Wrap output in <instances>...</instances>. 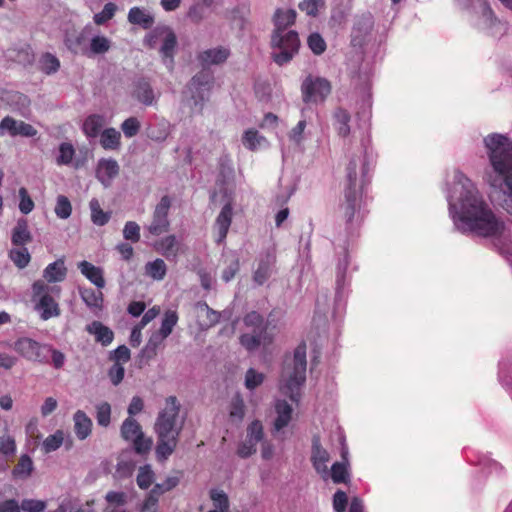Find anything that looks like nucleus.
Here are the masks:
<instances>
[{
  "mask_svg": "<svg viewBox=\"0 0 512 512\" xmlns=\"http://www.w3.org/2000/svg\"><path fill=\"white\" fill-rule=\"evenodd\" d=\"M447 201L449 214L458 231L491 239L502 253L512 256L511 228L486 202L476 185L460 171L453 174Z\"/></svg>",
  "mask_w": 512,
  "mask_h": 512,
  "instance_id": "f257e3e1",
  "label": "nucleus"
},
{
  "mask_svg": "<svg viewBox=\"0 0 512 512\" xmlns=\"http://www.w3.org/2000/svg\"><path fill=\"white\" fill-rule=\"evenodd\" d=\"M489 164L484 180L496 192L498 203L512 215V139L505 134L491 133L483 139Z\"/></svg>",
  "mask_w": 512,
  "mask_h": 512,
  "instance_id": "f03ea898",
  "label": "nucleus"
},
{
  "mask_svg": "<svg viewBox=\"0 0 512 512\" xmlns=\"http://www.w3.org/2000/svg\"><path fill=\"white\" fill-rule=\"evenodd\" d=\"M296 11L278 9L274 15L275 30L271 36L272 58L278 65L291 61L298 52L300 41L297 32L286 29L294 24Z\"/></svg>",
  "mask_w": 512,
  "mask_h": 512,
  "instance_id": "7ed1b4c3",
  "label": "nucleus"
},
{
  "mask_svg": "<svg viewBox=\"0 0 512 512\" xmlns=\"http://www.w3.org/2000/svg\"><path fill=\"white\" fill-rule=\"evenodd\" d=\"M179 410L180 406L176 397L170 396L166 399L165 407L157 417L155 423L158 438L156 454L159 459H167L177 446L178 436L182 430V425L178 423Z\"/></svg>",
  "mask_w": 512,
  "mask_h": 512,
  "instance_id": "20e7f679",
  "label": "nucleus"
},
{
  "mask_svg": "<svg viewBox=\"0 0 512 512\" xmlns=\"http://www.w3.org/2000/svg\"><path fill=\"white\" fill-rule=\"evenodd\" d=\"M306 344H299L292 356H287L280 378V390L292 401L298 402L300 388L306 380Z\"/></svg>",
  "mask_w": 512,
  "mask_h": 512,
  "instance_id": "39448f33",
  "label": "nucleus"
},
{
  "mask_svg": "<svg viewBox=\"0 0 512 512\" xmlns=\"http://www.w3.org/2000/svg\"><path fill=\"white\" fill-rule=\"evenodd\" d=\"M367 173V162L365 155L353 157L347 167V185L344 189V202L341 204V211L347 222H351L355 212L360 205L362 188L361 176Z\"/></svg>",
  "mask_w": 512,
  "mask_h": 512,
  "instance_id": "423d86ee",
  "label": "nucleus"
},
{
  "mask_svg": "<svg viewBox=\"0 0 512 512\" xmlns=\"http://www.w3.org/2000/svg\"><path fill=\"white\" fill-rule=\"evenodd\" d=\"M31 290L34 309L42 320L47 321L60 315L61 310L56 300L61 292L59 286L49 285L44 280H36L32 284Z\"/></svg>",
  "mask_w": 512,
  "mask_h": 512,
  "instance_id": "0eeeda50",
  "label": "nucleus"
},
{
  "mask_svg": "<svg viewBox=\"0 0 512 512\" xmlns=\"http://www.w3.org/2000/svg\"><path fill=\"white\" fill-rule=\"evenodd\" d=\"M144 44L151 49L159 45V53L163 63L170 69L173 67L178 42L177 36L171 27L165 25L155 27L145 36Z\"/></svg>",
  "mask_w": 512,
  "mask_h": 512,
  "instance_id": "6e6552de",
  "label": "nucleus"
},
{
  "mask_svg": "<svg viewBox=\"0 0 512 512\" xmlns=\"http://www.w3.org/2000/svg\"><path fill=\"white\" fill-rule=\"evenodd\" d=\"M120 431L122 438L132 443L137 453L143 454L151 449V438L145 437L140 424L134 418H126L121 425Z\"/></svg>",
  "mask_w": 512,
  "mask_h": 512,
  "instance_id": "1a4fd4ad",
  "label": "nucleus"
},
{
  "mask_svg": "<svg viewBox=\"0 0 512 512\" xmlns=\"http://www.w3.org/2000/svg\"><path fill=\"white\" fill-rule=\"evenodd\" d=\"M301 91L305 103H320L330 94L331 84L325 78L309 76L303 81Z\"/></svg>",
  "mask_w": 512,
  "mask_h": 512,
  "instance_id": "9d476101",
  "label": "nucleus"
},
{
  "mask_svg": "<svg viewBox=\"0 0 512 512\" xmlns=\"http://www.w3.org/2000/svg\"><path fill=\"white\" fill-rule=\"evenodd\" d=\"M264 426L260 420H253L246 428V437L238 445L237 455L248 458L256 453L257 445L264 439Z\"/></svg>",
  "mask_w": 512,
  "mask_h": 512,
  "instance_id": "9b49d317",
  "label": "nucleus"
},
{
  "mask_svg": "<svg viewBox=\"0 0 512 512\" xmlns=\"http://www.w3.org/2000/svg\"><path fill=\"white\" fill-rule=\"evenodd\" d=\"M474 5L480 12V17L477 21L479 29L486 31L492 37H500L506 31V26L500 20L495 18L491 8L487 5L485 0H473Z\"/></svg>",
  "mask_w": 512,
  "mask_h": 512,
  "instance_id": "f8f14e48",
  "label": "nucleus"
},
{
  "mask_svg": "<svg viewBox=\"0 0 512 512\" xmlns=\"http://www.w3.org/2000/svg\"><path fill=\"white\" fill-rule=\"evenodd\" d=\"M170 207V197L167 195L163 196L159 203L155 206L151 223L145 227L150 234L158 236L169 230L170 221L168 219V213Z\"/></svg>",
  "mask_w": 512,
  "mask_h": 512,
  "instance_id": "ddd939ff",
  "label": "nucleus"
},
{
  "mask_svg": "<svg viewBox=\"0 0 512 512\" xmlns=\"http://www.w3.org/2000/svg\"><path fill=\"white\" fill-rule=\"evenodd\" d=\"M37 133V129L31 124L16 120L10 116L4 117L0 122V136L8 134L11 137H34Z\"/></svg>",
  "mask_w": 512,
  "mask_h": 512,
  "instance_id": "4468645a",
  "label": "nucleus"
},
{
  "mask_svg": "<svg viewBox=\"0 0 512 512\" xmlns=\"http://www.w3.org/2000/svg\"><path fill=\"white\" fill-rule=\"evenodd\" d=\"M311 463L315 471L320 475L324 481L328 480V463L330 461L329 452L321 445L320 439L317 436L313 437L311 448Z\"/></svg>",
  "mask_w": 512,
  "mask_h": 512,
  "instance_id": "2eb2a0df",
  "label": "nucleus"
},
{
  "mask_svg": "<svg viewBox=\"0 0 512 512\" xmlns=\"http://www.w3.org/2000/svg\"><path fill=\"white\" fill-rule=\"evenodd\" d=\"M45 348L46 345H42L28 337L19 338L13 344V349L20 356L30 361L45 362V357L42 355V351Z\"/></svg>",
  "mask_w": 512,
  "mask_h": 512,
  "instance_id": "dca6fc26",
  "label": "nucleus"
},
{
  "mask_svg": "<svg viewBox=\"0 0 512 512\" xmlns=\"http://www.w3.org/2000/svg\"><path fill=\"white\" fill-rule=\"evenodd\" d=\"M275 418L273 420L271 432L278 436L283 432L292 420L293 408L285 400H276L274 404Z\"/></svg>",
  "mask_w": 512,
  "mask_h": 512,
  "instance_id": "f3484780",
  "label": "nucleus"
},
{
  "mask_svg": "<svg viewBox=\"0 0 512 512\" xmlns=\"http://www.w3.org/2000/svg\"><path fill=\"white\" fill-rule=\"evenodd\" d=\"M92 27L85 26L79 33L66 34L64 43L69 51L74 54L84 55V50L88 46L86 39L91 35Z\"/></svg>",
  "mask_w": 512,
  "mask_h": 512,
  "instance_id": "a211bd4d",
  "label": "nucleus"
},
{
  "mask_svg": "<svg viewBox=\"0 0 512 512\" xmlns=\"http://www.w3.org/2000/svg\"><path fill=\"white\" fill-rule=\"evenodd\" d=\"M196 316L198 319V326L201 330L216 325L221 318V313L210 308L205 302H199L195 306Z\"/></svg>",
  "mask_w": 512,
  "mask_h": 512,
  "instance_id": "6ab92c4d",
  "label": "nucleus"
},
{
  "mask_svg": "<svg viewBox=\"0 0 512 512\" xmlns=\"http://www.w3.org/2000/svg\"><path fill=\"white\" fill-rule=\"evenodd\" d=\"M230 56L227 47L219 46L204 50L198 55V60L204 67L223 64Z\"/></svg>",
  "mask_w": 512,
  "mask_h": 512,
  "instance_id": "aec40b11",
  "label": "nucleus"
},
{
  "mask_svg": "<svg viewBox=\"0 0 512 512\" xmlns=\"http://www.w3.org/2000/svg\"><path fill=\"white\" fill-rule=\"evenodd\" d=\"M112 40L103 34H92L88 46L84 50V56L92 58L97 55H104L110 51Z\"/></svg>",
  "mask_w": 512,
  "mask_h": 512,
  "instance_id": "412c9836",
  "label": "nucleus"
},
{
  "mask_svg": "<svg viewBox=\"0 0 512 512\" xmlns=\"http://www.w3.org/2000/svg\"><path fill=\"white\" fill-rule=\"evenodd\" d=\"M233 209L231 204L227 203L221 209L214 223V231L216 233V241L221 243L227 236L229 227L232 222Z\"/></svg>",
  "mask_w": 512,
  "mask_h": 512,
  "instance_id": "4be33fe9",
  "label": "nucleus"
},
{
  "mask_svg": "<svg viewBox=\"0 0 512 512\" xmlns=\"http://www.w3.org/2000/svg\"><path fill=\"white\" fill-rule=\"evenodd\" d=\"M119 165L114 159H100L96 168L97 179L108 187L111 181L118 175Z\"/></svg>",
  "mask_w": 512,
  "mask_h": 512,
  "instance_id": "5701e85b",
  "label": "nucleus"
},
{
  "mask_svg": "<svg viewBox=\"0 0 512 512\" xmlns=\"http://www.w3.org/2000/svg\"><path fill=\"white\" fill-rule=\"evenodd\" d=\"M131 497L128 493L119 490L108 491L105 495L106 512L126 510Z\"/></svg>",
  "mask_w": 512,
  "mask_h": 512,
  "instance_id": "b1692460",
  "label": "nucleus"
},
{
  "mask_svg": "<svg viewBox=\"0 0 512 512\" xmlns=\"http://www.w3.org/2000/svg\"><path fill=\"white\" fill-rule=\"evenodd\" d=\"M155 249L168 260H176L181 249V244L174 235H168L159 240Z\"/></svg>",
  "mask_w": 512,
  "mask_h": 512,
  "instance_id": "393cba45",
  "label": "nucleus"
},
{
  "mask_svg": "<svg viewBox=\"0 0 512 512\" xmlns=\"http://www.w3.org/2000/svg\"><path fill=\"white\" fill-rule=\"evenodd\" d=\"M333 127L340 137L346 138L350 135L351 127V114L349 111L342 107H338L334 110L333 115Z\"/></svg>",
  "mask_w": 512,
  "mask_h": 512,
  "instance_id": "a878e982",
  "label": "nucleus"
},
{
  "mask_svg": "<svg viewBox=\"0 0 512 512\" xmlns=\"http://www.w3.org/2000/svg\"><path fill=\"white\" fill-rule=\"evenodd\" d=\"M67 269L65 267L64 259H58L50 263L43 270V278L47 284L62 282L66 278Z\"/></svg>",
  "mask_w": 512,
  "mask_h": 512,
  "instance_id": "bb28decb",
  "label": "nucleus"
},
{
  "mask_svg": "<svg viewBox=\"0 0 512 512\" xmlns=\"http://www.w3.org/2000/svg\"><path fill=\"white\" fill-rule=\"evenodd\" d=\"M127 19L129 23L139 25L143 29L151 28L155 22L153 14L141 7H132L128 12Z\"/></svg>",
  "mask_w": 512,
  "mask_h": 512,
  "instance_id": "cd10ccee",
  "label": "nucleus"
},
{
  "mask_svg": "<svg viewBox=\"0 0 512 512\" xmlns=\"http://www.w3.org/2000/svg\"><path fill=\"white\" fill-rule=\"evenodd\" d=\"M133 97L145 106H152L157 102V96L150 84L145 80H139L135 84Z\"/></svg>",
  "mask_w": 512,
  "mask_h": 512,
  "instance_id": "c85d7f7f",
  "label": "nucleus"
},
{
  "mask_svg": "<svg viewBox=\"0 0 512 512\" xmlns=\"http://www.w3.org/2000/svg\"><path fill=\"white\" fill-rule=\"evenodd\" d=\"M86 331L94 335L96 342L101 343L103 346H108L114 339L113 331L99 321H93L87 325Z\"/></svg>",
  "mask_w": 512,
  "mask_h": 512,
  "instance_id": "c756f323",
  "label": "nucleus"
},
{
  "mask_svg": "<svg viewBox=\"0 0 512 512\" xmlns=\"http://www.w3.org/2000/svg\"><path fill=\"white\" fill-rule=\"evenodd\" d=\"M53 155L57 166H71L76 155V150L72 143L62 142L53 152Z\"/></svg>",
  "mask_w": 512,
  "mask_h": 512,
  "instance_id": "7c9ffc66",
  "label": "nucleus"
},
{
  "mask_svg": "<svg viewBox=\"0 0 512 512\" xmlns=\"http://www.w3.org/2000/svg\"><path fill=\"white\" fill-rule=\"evenodd\" d=\"M11 240L16 246H24L32 241L28 221L25 218L17 220V223L12 230Z\"/></svg>",
  "mask_w": 512,
  "mask_h": 512,
  "instance_id": "2f4dec72",
  "label": "nucleus"
},
{
  "mask_svg": "<svg viewBox=\"0 0 512 512\" xmlns=\"http://www.w3.org/2000/svg\"><path fill=\"white\" fill-rule=\"evenodd\" d=\"M275 262V256L268 253L265 257L261 258L258 267L254 272V281L258 285L264 284L272 274V267Z\"/></svg>",
  "mask_w": 512,
  "mask_h": 512,
  "instance_id": "473e14b6",
  "label": "nucleus"
},
{
  "mask_svg": "<svg viewBox=\"0 0 512 512\" xmlns=\"http://www.w3.org/2000/svg\"><path fill=\"white\" fill-rule=\"evenodd\" d=\"M67 440L68 446L72 445V440L63 430H56L54 434L49 435L42 442V450L44 453L49 454L59 449Z\"/></svg>",
  "mask_w": 512,
  "mask_h": 512,
  "instance_id": "72a5a7b5",
  "label": "nucleus"
},
{
  "mask_svg": "<svg viewBox=\"0 0 512 512\" xmlns=\"http://www.w3.org/2000/svg\"><path fill=\"white\" fill-rule=\"evenodd\" d=\"M74 431L78 439L84 440L91 434L92 421L85 412L78 410L73 415Z\"/></svg>",
  "mask_w": 512,
  "mask_h": 512,
  "instance_id": "f704fd0d",
  "label": "nucleus"
},
{
  "mask_svg": "<svg viewBox=\"0 0 512 512\" xmlns=\"http://www.w3.org/2000/svg\"><path fill=\"white\" fill-rule=\"evenodd\" d=\"M78 268L81 273L98 288H103L105 286L103 272L99 267H96L87 261H82L78 264Z\"/></svg>",
  "mask_w": 512,
  "mask_h": 512,
  "instance_id": "c9c22d12",
  "label": "nucleus"
},
{
  "mask_svg": "<svg viewBox=\"0 0 512 512\" xmlns=\"http://www.w3.org/2000/svg\"><path fill=\"white\" fill-rule=\"evenodd\" d=\"M100 145L105 150H119L121 147V133L115 128H106L100 134Z\"/></svg>",
  "mask_w": 512,
  "mask_h": 512,
  "instance_id": "e433bc0d",
  "label": "nucleus"
},
{
  "mask_svg": "<svg viewBox=\"0 0 512 512\" xmlns=\"http://www.w3.org/2000/svg\"><path fill=\"white\" fill-rule=\"evenodd\" d=\"M242 143L248 150L251 151L266 147L269 144L267 139L263 135L259 134V132L255 129H248L244 132Z\"/></svg>",
  "mask_w": 512,
  "mask_h": 512,
  "instance_id": "4c0bfd02",
  "label": "nucleus"
},
{
  "mask_svg": "<svg viewBox=\"0 0 512 512\" xmlns=\"http://www.w3.org/2000/svg\"><path fill=\"white\" fill-rule=\"evenodd\" d=\"M80 296L84 303L94 312L97 313L103 307V294L101 291H95L91 288L80 289Z\"/></svg>",
  "mask_w": 512,
  "mask_h": 512,
  "instance_id": "58836bf2",
  "label": "nucleus"
},
{
  "mask_svg": "<svg viewBox=\"0 0 512 512\" xmlns=\"http://www.w3.org/2000/svg\"><path fill=\"white\" fill-rule=\"evenodd\" d=\"M349 467L350 463H333L329 470L328 479H331L335 484L347 483L350 480Z\"/></svg>",
  "mask_w": 512,
  "mask_h": 512,
  "instance_id": "ea45409f",
  "label": "nucleus"
},
{
  "mask_svg": "<svg viewBox=\"0 0 512 512\" xmlns=\"http://www.w3.org/2000/svg\"><path fill=\"white\" fill-rule=\"evenodd\" d=\"M89 208L91 212V221L94 225L104 226L109 222L111 218V212H105L101 208L98 199L92 198L89 202Z\"/></svg>",
  "mask_w": 512,
  "mask_h": 512,
  "instance_id": "a19ab883",
  "label": "nucleus"
},
{
  "mask_svg": "<svg viewBox=\"0 0 512 512\" xmlns=\"http://www.w3.org/2000/svg\"><path fill=\"white\" fill-rule=\"evenodd\" d=\"M104 117L100 115H91L86 118L83 123V131L86 136L95 138L101 134V129L104 126Z\"/></svg>",
  "mask_w": 512,
  "mask_h": 512,
  "instance_id": "79ce46f5",
  "label": "nucleus"
},
{
  "mask_svg": "<svg viewBox=\"0 0 512 512\" xmlns=\"http://www.w3.org/2000/svg\"><path fill=\"white\" fill-rule=\"evenodd\" d=\"M167 272V266L164 260L158 258L154 261L148 262L145 265V273L153 280L161 281L164 279Z\"/></svg>",
  "mask_w": 512,
  "mask_h": 512,
  "instance_id": "37998d69",
  "label": "nucleus"
},
{
  "mask_svg": "<svg viewBox=\"0 0 512 512\" xmlns=\"http://www.w3.org/2000/svg\"><path fill=\"white\" fill-rule=\"evenodd\" d=\"M225 269L222 272V279L225 282L231 281L239 271V258L234 253L224 255Z\"/></svg>",
  "mask_w": 512,
  "mask_h": 512,
  "instance_id": "c03bdc74",
  "label": "nucleus"
},
{
  "mask_svg": "<svg viewBox=\"0 0 512 512\" xmlns=\"http://www.w3.org/2000/svg\"><path fill=\"white\" fill-rule=\"evenodd\" d=\"M210 499L212 500L213 503V509H211L210 511H229V499L227 494L223 490L212 489L210 491Z\"/></svg>",
  "mask_w": 512,
  "mask_h": 512,
  "instance_id": "a18cd8bd",
  "label": "nucleus"
},
{
  "mask_svg": "<svg viewBox=\"0 0 512 512\" xmlns=\"http://www.w3.org/2000/svg\"><path fill=\"white\" fill-rule=\"evenodd\" d=\"M39 66L42 72L49 75L58 71L60 67V61L55 55L51 53H45L39 60Z\"/></svg>",
  "mask_w": 512,
  "mask_h": 512,
  "instance_id": "49530a36",
  "label": "nucleus"
},
{
  "mask_svg": "<svg viewBox=\"0 0 512 512\" xmlns=\"http://www.w3.org/2000/svg\"><path fill=\"white\" fill-rule=\"evenodd\" d=\"M54 212L59 219H68L72 214V205L70 200L64 195H58Z\"/></svg>",
  "mask_w": 512,
  "mask_h": 512,
  "instance_id": "de8ad7c7",
  "label": "nucleus"
},
{
  "mask_svg": "<svg viewBox=\"0 0 512 512\" xmlns=\"http://www.w3.org/2000/svg\"><path fill=\"white\" fill-rule=\"evenodd\" d=\"M33 470L32 459L28 455H22L18 464L13 469V475L18 478H27Z\"/></svg>",
  "mask_w": 512,
  "mask_h": 512,
  "instance_id": "09e8293b",
  "label": "nucleus"
},
{
  "mask_svg": "<svg viewBox=\"0 0 512 512\" xmlns=\"http://www.w3.org/2000/svg\"><path fill=\"white\" fill-rule=\"evenodd\" d=\"M154 481V472L150 465L141 466L138 470L136 482L139 488L148 489Z\"/></svg>",
  "mask_w": 512,
  "mask_h": 512,
  "instance_id": "8fccbe9b",
  "label": "nucleus"
},
{
  "mask_svg": "<svg viewBox=\"0 0 512 512\" xmlns=\"http://www.w3.org/2000/svg\"><path fill=\"white\" fill-rule=\"evenodd\" d=\"M307 126V121L302 118L288 133L289 140L295 146H301L304 142V131Z\"/></svg>",
  "mask_w": 512,
  "mask_h": 512,
  "instance_id": "3c124183",
  "label": "nucleus"
},
{
  "mask_svg": "<svg viewBox=\"0 0 512 512\" xmlns=\"http://www.w3.org/2000/svg\"><path fill=\"white\" fill-rule=\"evenodd\" d=\"M230 418L232 421L241 422L242 419L245 416V404L243 399L236 395L230 404V411H229Z\"/></svg>",
  "mask_w": 512,
  "mask_h": 512,
  "instance_id": "603ef678",
  "label": "nucleus"
},
{
  "mask_svg": "<svg viewBox=\"0 0 512 512\" xmlns=\"http://www.w3.org/2000/svg\"><path fill=\"white\" fill-rule=\"evenodd\" d=\"M9 256L13 263L20 269L25 268L31 260V256L27 248L24 247L12 249L9 253Z\"/></svg>",
  "mask_w": 512,
  "mask_h": 512,
  "instance_id": "864d4df0",
  "label": "nucleus"
},
{
  "mask_svg": "<svg viewBox=\"0 0 512 512\" xmlns=\"http://www.w3.org/2000/svg\"><path fill=\"white\" fill-rule=\"evenodd\" d=\"M177 322L178 315L176 311L168 310L164 314L159 331L163 333L164 336L168 337L172 333L173 328L176 326Z\"/></svg>",
  "mask_w": 512,
  "mask_h": 512,
  "instance_id": "5fc2aeb1",
  "label": "nucleus"
},
{
  "mask_svg": "<svg viewBox=\"0 0 512 512\" xmlns=\"http://www.w3.org/2000/svg\"><path fill=\"white\" fill-rule=\"evenodd\" d=\"M96 420L98 425L107 427L111 420V406L107 402H101L96 405Z\"/></svg>",
  "mask_w": 512,
  "mask_h": 512,
  "instance_id": "6e6d98bb",
  "label": "nucleus"
},
{
  "mask_svg": "<svg viewBox=\"0 0 512 512\" xmlns=\"http://www.w3.org/2000/svg\"><path fill=\"white\" fill-rule=\"evenodd\" d=\"M179 483L178 477L171 476L167 477L165 481L162 483H157L154 488L152 489L149 496H153L157 499V497L167 491L172 490L174 487H176Z\"/></svg>",
  "mask_w": 512,
  "mask_h": 512,
  "instance_id": "4d7b16f0",
  "label": "nucleus"
},
{
  "mask_svg": "<svg viewBox=\"0 0 512 512\" xmlns=\"http://www.w3.org/2000/svg\"><path fill=\"white\" fill-rule=\"evenodd\" d=\"M262 333L263 332H255L243 334L240 338V342L242 346H244L247 350H255L258 348L262 342Z\"/></svg>",
  "mask_w": 512,
  "mask_h": 512,
  "instance_id": "13d9d810",
  "label": "nucleus"
},
{
  "mask_svg": "<svg viewBox=\"0 0 512 512\" xmlns=\"http://www.w3.org/2000/svg\"><path fill=\"white\" fill-rule=\"evenodd\" d=\"M191 98L188 100V105L191 110V114H200L204 108L206 97L202 92L190 91Z\"/></svg>",
  "mask_w": 512,
  "mask_h": 512,
  "instance_id": "bf43d9fd",
  "label": "nucleus"
},
{
  "mask_svg": "<svg viewBox=\"0 0 512 512\" xmlns=\"http://www.w3.org/2000/svg\"><path fill=\"white\" fill-rule=\"evenodd\" d=\"M117 10V7L114 3H107L105 4L103 10L99 13H96L93 17L94 22L97 25H103L107 21L113 18L115 12Z\"/></svg>",
  "mask_w": 512,
  "mask_h": 512,
  "instance_id": "052dcab7",
  "label": "nucleus"
},
{
  "mask_svg": "<svg viewBox=\"0 0 512 512\" xmlns=\"http://www.w3.org/2000/svg\"><path fill=\"white\" fill-rule=\"evenodd\" d=\"M264 378L265 376L263 373L250 368L245 375V387L249 390H253L263 383Z\"/></svg>",
  "mask_w": 512,
  "mask_h": 512,
  "instance_id": "680f3d73",
  "label": "nucleus"
},
{
  "mask_svg": "<svg viewBox=\"0 0 512 512\" xmlns=\"http://www.w3.org/2000/svg\"><path fill=\"white\" fill-rule=\"evenodd\" d=\"M244 323L247 327L253 328L255 332H263L264 330V320L263 317L256 311H252L248 313L244 317Z\"/></svg>",
  "mask_w": 512,
  "mask_h": 512,
  "instance_id": "e2e57ef3",
  "label": "nucleus"
},
{
  "mask_svg": "<svg viewBox=\"0 0 512 512\" xmlns=\"http://www.w3.org/2000/svg\"><path fill=\"white\" fill-rule=\"evenodd\" d=\"M123 237L128 241L138 242L140 239V226L134 221L126 222L123 228Z\"/></svg>",
  "mask_w": 512,
  "mask_h": 512,
  "instance_id": "0e129e2a",
  "label": "nucleus"
},
{
  "mask_svg": "<svg viewBox=\"0 0 512 512\" xmlns=\"http://www.w3.org/2000/svg\"><path fill=\"white\" fill-rule=\"evenodd\" d=\"M140 127V122L135 117H129L121 124V129L127 138L137 135Z\"/></svg>",
  "mask_w": 512,
  "mask_h": 512,
  "instance_id": "69168bd1",
  "label": "nucleus"
},
{
  "mask_svg": "<svg viewBox=\"0 0 512 512\" xmlns=\"http://www.w3.org/2000/svg\"><path fill=\"white\" fill-rule=\"evenodd\" d=\"M324 7V0H303L299 9L309 16H316L319 9Z\"/></svg>",
  "mask_w": 512,
  "mask_h": 512,
  "instance_id": "338daca9",
  "label": "nucleus"
},
{
  "mask_svg": "<svg viewBox=\"0 0 512 512\" xmlns=\"http://www.w3.org/2000/svg\"><path fill=\"white\" fill-rule=\"evenodd\" d=\"M20 508L26 512H42L46 508V502L36 499H24Z\"/></svg>",
  "mask_w": 512,
  "mask_h": 512,
  "instance_id": "774afa93",
  "label": "nucleus"
}]
</instances>
